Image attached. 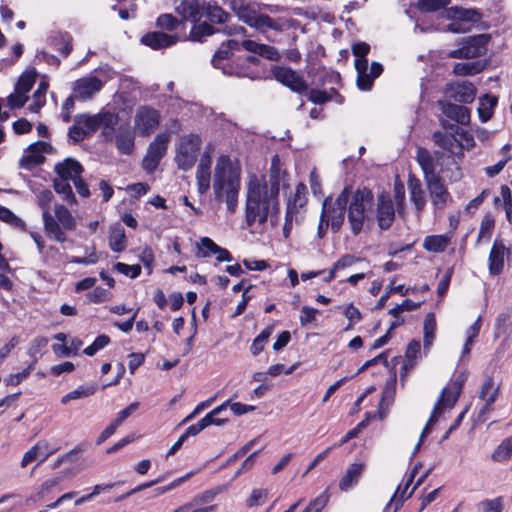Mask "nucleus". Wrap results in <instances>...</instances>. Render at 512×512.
I'll return each instance as SVG.
<instances>
[{
  "instance_id": "obj_25",
  "label": "nucleus",
  "mask_w": 512,
  "mask_h": 512,
  "mask_svg": "<svg viewBox=\"0 0 512 512\" xmlns=\"http://www.w3.org/2000/svg\"><path fill=\"white\" fill-rule=\"evenodd\" d=\"M115 143L118 150L125 155H129L134 150V132L129 125H122L115 134Z\"/></svg>"
},
{
  "instance_id": "obj_46",
  "label": "nucleus",
  "mask_w": 512,
  "mask_h": 512,
  "mask_svg": "<svg viewBox=\"0 0 512 512\" xmlns=\"http://www.w3.org/2000/svg\"><path fill=\"white\" fill-rule=\"evenodd\" d=\"M202 11L201 18L205 17L215 23H224L228 16L219 6L206 5L205 2Z\"/></svg>"
},
{
  "instance_id": "obj_15",
  "label": "nucleus",
  "mask_w": 512,
  "mask_h": 512,
  "mask_svg": "<svg viewBox=\"0 0 512 512\" xmlns=\"http://www.w3.org/2000/svg\"><path fill=\"white\" fill-rule=\"evenodd\" d=\"M445 93L450 99L465 104L472 103L476 98V88L470 81L449 83Z\"/></svg>"
},
{
  "instance_id": "obj_60",
  "label": "nucleus",
  "mask_w": 512,
  "mask_h": 512,
  "mask_svg": "<svg viewBox=\"0 0 512 512\" xmlns=\"http://www.w3.org/2000/svg\"><path fill=\"white\" fill-rule=\"evenodd\" d=\"M456 16L461 21L471 23H476L481 19V14L475 9H458L456 11Z\"/></svg>"
},
{
  "instance_id": "obj_61",
  "label": "nucleus",
  "mask_w": 512,
  "mask_h": 512,
  "mask_svg": "<svg viewBox=\"0 0 512 512\" xmlns=\"http://www.w3.org/2000/svg\"><path fill=\"white\" fill-rule=\"evenodd\" d=\"M319 311L309 306H303L301 308V315L299 317L300 324L302 326H308L309 324L316 321V316Z\"/></svg>"
},
{
  "instance_id": "obj_11",
  "label": "nucleus",
  "mask_w": 512,
  "mask_h": 512,
  "mask_svg": "<svg viewBox=\"0 0 512 512\" xmlns=\"http://www.w3.org/2000/svg\"><path fill=\"white\" fill-rule=\"evenodd\" d=\"M135 128L141 136H149L159 125L160 115L149 106H141L135 114Z\"/></svg>"
},
{
  "instance_id": "obj_32",
  "label": "nucleus",
  "mask_w": 512,
  "mask_h": 512,
  "mask_svg": "<svg viewBox=\"0 0 512 512\" xmlns=\"http://www.w3.org/2000/svg\"><path fill=\"white\" fill-rule=\"evenodd\" d=\"M498 98L496 96L485 94L479 98L478 115L482 123L487 122L493 115V108L497 105Z\"/></svg>"
},
{
  "instance_id": "obj_23",
  "label": "nucleus",
  "mask_w": 512,
  "mask_h": 512,
  "mask_svg": "<svg viewBox=\"0 0 512 512\" xmlns=\"http://www.w3.org/2000/svg\"><path fill=\"white\" fill-rule=\"evenodd\" d=\"M178 36L168 35L163 32H150L141 38V42L152 49H162L174 45Z\"/></svg>"
},
{
  "instance_id": "obj_14",
  "label": "nucleus",
  "mask_w": 512,
  "mask_h": 512,
  "mask_svg": "<svg viewBox=\"0 0 512 512\" xmlns=\"http://www.w3.org/2000/svg\"><path fill=\"white\" fill-rule=\"evenodd\" d=\"M103 87V81L96 76L83 77L74 82L75 99L86 101L92 99Z\"/></svg>"
},
{
  "instance_id": "obj_12",
  "label": "nucleus",
  "mask_w": 512,
  "mask_h": 512,
  "mask_svg": "<svg viewBox=\"0 0 512 512\" xmlns=\"http://www.w3.org/2000/svg\"><path fill=\"white\" fill-rule=\"evenodd\" d=\"M511 253L501 239H495L488 256V271L491 276H498L503 273L505 259Z\"/></svg>"
},
{
  "instance_id": "obj_39",
  "label": "nucleus",
  "mask_w": 512,
  "mask_h": 512,
  "mask_svg": "<svg viewBox=\"0 0 512 512\" xmlns=\"http://www.w3.org/2000/svg\"><path fill=\"white\" fill-rule=\"evenodd\" d=\"M432 139L437 146L452 154L454 153L455 147L458 146L455 136L442 131H435L432 135Z\"/></svg>"
},
{
  "instance_id": "obj_17",
  "label": "nucleus",
  "mask_w": 512,
  "mask_h": 512,
  "mask_svg": "<svg viewBox=\"0 0 512 512\" xmlns=\"http://www.w3.org/2000/svg\"><path fill=\"white\" fill-rule=\"evenodd\" d=\"M426 186L429 191L431 203L436 210H442L447 203L451 201V195L444 185L441 177L426 180Z\"/></svg>"
},
{
  "instance_id": "obj_10",
  "label": "nucleus",
  "mask_w": 512,
  "mask_h": 512,
  "mask_svg": "<svg viewBox=\"0 0 512 512\" xmlns=\"http://www.w3.org/2000/svg\"><path fill=\"white\" fill-rule=\"evenodd\" d=\"M488 40L489 36L485 34L463 38L460 43L461 47L450 51L448 56L455 59H470L479 57L485 54Z\"/></svg>"
},
{
  "instance_id": "obj_24",
  "label": "nucleus",
  "mask_w": 512,
  "mask_h": 512,
  "mask_svg": "<svg viewBox=\"0 0 512 512\" xmlns=\"http://www.w3.org/2000/svg\"><path fill=\"white\" fill-rule=\"evenodd\" d=\"M365 463L356 462L349 465L345 474L342 476L339 482V488L341 491H348L353 488L358 482L359 479L365 470Z\"/></svg>"
},
{
  "instance_id": "obj_45",
  "label": "nucleus",
  "mask_w": 512,
  "mask_h": 512,
  "mask_svg": "<svg viewBox=\"0 0 512 512\" xmlns=\"http://www.w3.org/2000/svg\"><path fill=\"white\" fill-rule=\"evenodd\" d=\"M68 181L69 179L64 178L54 180V189L58 194L63 196V200L69 204H75L76 198Z\"/></svg>"
},
{
  "instance_id": "obj_22",
  "label": "nucleus",
  "mask_w": 512,
  "mask_h": 512,
  "mask_svg": "<svg viewBox=\"0 0 512 512\" xmlns=\"http://www.w3.org/2000/svg\"><path fill=\"white\" fill-rule=\"evenodd\" d=\"M416 161L423 171L425 181L440 176L439 172L436 171L437 164L435 163V159L426 148H417Z\"/></svg>"
},
{
  "instance_id": "obj_7",
  "label": "nucleus",
  "mask_w": 512,
  "mask_h": 512,
  "mask_svg": "<svg viewBox=\"0 0 512 512\" xmlns=\"http://www.w3.org/2000/svg\"><path fill=\"white\" fill-rule=\"evenodd\" d=\"M441 110L439 121L444 129H453L455 124L468 125L470 123V110L462 105L447 100H438Z\"/></svg>"
},
{
  "instance_id": "obj_36",
  "label": "nucleus",
  "mask_w": 512,
  "mask_h": 512,
  "mask_svg": "<svg viewBox=\"0 0 512 512\" xmlns=\"http://www.w3.org/2000/svg\"><path fill=\"white\" fill-rule=\"evenodd\" d=\"M229 404V400L225 401L218 407L214 408L211 412L206 414L202 419L201 422L204 423V427H208L210 425H222L228 421L227 417H220V414L226 412L227 407Z\"/></svg>"
},
{
  "instance_id": "obj_33",
  "label": "nucleus",
  "mask_w": 512,
  "mask_h": 512,
  "mask_svg": "<svg viewBox=\"0 0 512 512\" xmlns=\"http://www.w3.org/2000/svg\"><path fill=\"white\" fill-rule=\"evenodd\" d=\"M109 247L112 251L120 253L127 247L124 229L121 226L111 227L109 233Z\"/></svg>"
},
{
  "instance_id": "obj_1",
  "label": "nucleus",
  "mask_w": 512,
  "mask_h": 512,
  "mask_svg": "<svg viewBox=\"0 0 512 512\" xmlns=\"http://www.w3.org/2000/svg\"><path fill=\"white\" fill-rule=\"evenodd\" d=\"M286 172L280 168L277 155L272 158L268 180L252 176L248 184L245 220L251 229L268 220L274 227L279 222V191L286 185Z\"/></svg>"
},
{
  "instance_id": "obj_63",
  "label": "nucleus",
  "mask_w": 512,
  "mask_h": 512,
  "mask_svg": "<svg viewBox=\"0 0 512 512\" xmlns=\"http://www.w3.org/2000/svg\"><path fill=\"white\" fill-rule=\"evenodd\" d=\"M179 23L180 22L171 14H162L157 18V25L169 31L175 30Z\"/></svg>"
},
{
  "instance_id": "obj_40",
  "label": "nucleus",
  "mask_w": 512,
  "mask_h": 512,
  "mask_svg": "<svg viewBox=\"0 0 512 512\" xmlns=\"http://www.w3.org/2000/svg\"><path fill=\"white\" fill-rule=\"evenodd\" d=\"M45 158L40 153H37L32 144L27 148V153L22 156L19 161V166L23 169L30 170L34 166H38L44 162Z\"/></svg>"
},
{
  "instance_id": "obj_51",
  "label": "nucleus",
  "mask_w": 512,
  "mask_h": 512,
  "mask_svg": "<svg viewBox=\"0 0 512 512\" xmlns=\"http://www.w3.org/2000/svg\"><path fill=\"white\" fill-rule=\"evenodd\" d=\"M420 342L416 340H412L406 349L405 357L406 360L403 365V369L405 371L412 369L415 365V360L417 359L419 353H420Z\"/></svg>"
},
{
  "instance_id": "obj_37",
  "label": "nucleus",
  "mask_w": 512,
  "mask_h": 512,
  "mask_svg": "<svg viewBox=\"0 0 512 512\" xmlns=\"http://www.w3.org/2000/svg\"><path fill=\"white\" fill-rule=\"evenodd\" d=\"M99 119V113L95 115L78 114L74 117V122L83 126L82 128L90 136L100 128Z\"/></svg>"
},
{
  "instance_id": "obj_18",
  "label": "nucleus",
  "mask_w": 512,
  "mask_h": 512,
  "mask_svg": "<svg viewBox=\"0 0 512 512\" xmlns=\"http://www.w3.org/2000/svg\"><path fill=\"white\" fill-rule=\"evenodd\" d=\"M395 217L394 205L389 194L381 193L377 200L376 218L381 229H388Z\"/></svg>"
},
{
  "instance_id": "obj_16",
  "label": "nucleus",
  "mask_w": 512,
  "mask_h": 512,
  "mask_svg": "<svg viewBox=\"0 0 512 512\" xmlns=\"http://www.w3.org/2000/svg\"><path fill=\"white\" fill-rule=\"evenodd\" d=\"M273 75L278 82L289 87L294 92L303 93L308 90V85L304 79L291 68L277 67L274 69Z\"/></svg>"
},
{
  "instance_id": "obj_44",
  "label": "nucleus",
  "mask_w": 512,
  "mask_h": 512,
  "mask_svg": "<svg viewBox=\"0 0 512 512\" xmlns=\"http://www.w3.org/2000/svg\"><path fill=\"white\" fill-rule=\"evenodd\" d=\"M395 386H396V378L395 377H393L389 381H387V383L385 385V388L382 393L380 405H379V407H380L379 413H380L381 419L385 417V412H382L384 405L386 406V408H388L394 400Z\"/></svg>"
},
{
  "instance_id": "obj_4",
  "label": "nucleus",
  "mask_w": 512,
  "mask_h": 512,
  "mask_svg": "<svg viewBox=\"0 0 512 512\" xmlns=\"http://www.w3.org/2000/svg\"><path fill=\"white\" fill-rule=\"evenodd\" d=\"M43 226L46 235L60 243L67 240L66 231L76 228V219L69 209L62 204H55L53 214L50 211L42 212Z\"/></svg>"
},
{
  "instance_id": "obj_47",
  "label": "nucleus",
  "mask_w": 512,
  "mask_h": 512,
  "mask_svg": "<svg viewBox=\"0 0 512 512\" xmlns=\"http://www.w3.org/2000/svg\"><path fill=\"white\" fill-rule=\"evenodd\" d=\"M424 348L427 349L432 345L436 331V320L433 313H428L424 320Z\"/></svg>"
},
{
  "instance_id": "obj_13",
  "label": "nucleus",
  "mask_w": 512,
  "mask_h": 512,
  "mask_svg": "<svg viewBox=\"0 0 512 512\" xmlns=\"http://www.w3.org/2000/svg\"><path fill=\"white\" fill-rule=\"evenodd\" d=\"M357 71V86L360 90H370L374 80L381 75L383 67L378 62H372L370 72L368 73V61H355Z\"/></svg>"
},
{
  "instance_id": "obj_27",
  "label": "nucleus",
  "mask_w": 512,
  "mask_h": 512,
  "mask_svg": "<svg viewBox=\"0 0 512 512\" xmlns=\"http://www.w3.org/2000/svg\"><path fill=\"white\" fill-rule=\"evenodd\" d=\"M55 171L60 178L73 181L81 175L83 168L78 161L72 158H67L63 162L55 165Z\"/></svg>"
},
{
  "instance_id": "obj_19",
  "label": "nucleus",
  "mask_w": 512,
  "mask_h": 512,
  "mask_svg": "<svg viewBox=\"0 0 512 512\" xmlns=\"http://www.w3.org/2000/svg\"><path fill=\"white\" fill-rule=\"evenodd\" d=\"M499 394V387H494L492 377H487L481 386L479 398L485 401L484 406L478 414V419L484 421V416L492 411V404L495 402Z\"/></svg>"
},
{
  "instance_id": "obj_38",
  "label": "nucleus",
  "mask_w": 512,
  "mask_h": 512,
  "mask_svg": "<svg viewBox=\"0 0 512 512\" xmlns=\"http://www.w3.org/2000/svg\"><path fill=\"white\" fill-rule=\"evenodd\" d=\"M97 391V384L90 385H81L77 387L75 390L67 393L61 398V403L63 405L69 403L72 400L87 398L93 395Z\"/></svg>"
},
{
  "instance_id": "obj_41",
  "label": "nucleus",
  "mask_w": 512,
  "mask_h": 512,
  "mask_svg": "<svg viewBox=\"0 0 512 512\" xmlns=\"http://www.w3.org/2000/svg\"><path fill=\"white\" fill-rule=\"evenodd\" d=\"M54 48L64 57H67L72 51V36L69 33H58L52 39Z\"/></svg>"
},
{
  "instance_id": "obj_9",
  "label": "nucleus",
  "mask_w": 512,
  "mask_h": 512,
  "mask_svg": "<svg viewBox=\"0 0 512 512\" xmlns=\"http://www.w3.org/2000/svg\"><path fill=\"white\" fill-rule=\"evenodd\" d=\"M169 141V134L161 133L149 144L142 162V167L146 172L153 173L157 169L160 161L167 152Z\"/></svg>"
},
{
  "instance_id": "obj_53",
  "label": "nucleus",
  "mask_w": 512,
  "mask_h": 512,
  "mask_svg": "<svg viewBox=\"0 0 512 512\" xmlns=\"http://www.w3.org/2000/svg\"><path fill=\"white\" fill-rule=\"evenodd\" d=\"M449 0H418L417 7L423 12H433L447 7Z\"/></svg>"
},
{
  "instance_id": "obj_52",
  "label": "nucleus",
  "mask_w": 512,
  "mask_h": 512,
  "mask_svg": "<svg viewBox=\"0 0 512 512\" xmlns=\"http://www.w3.org/2000/svg\"><path fill=\"white\" fill-rule=\"evenodd\" d=\"M330 495L328 490L323 491L319 496L312 500L303 512H321L329 502Z\"/></svg>"
},
{
  "instance_id": "obj_20",
  "label": "nucleus",
  "mask_w": 512,
  "mask_h": 512,
  "mask_svg": "<svg viewBox=\"0 0 512 512\" xmlns=\"http://www.w3.org/2000/svg\"><path fill=\"white\" fill-rule=\"evenodd\" d=\"M198 192L205 194L210 188L211 157L208 153L202 155L196 170Z\"/></svg>"
},
{
  "instance_id": "obj_31",
  "label": "nucleus",
  "mask_w": 512,
  "mask_h": 512,
  "mask_svg": "<svg viewBox=\"0 0 512 512\" xmlns=\"http://www.w3.org/2000/svg\"><path fill=\"white\" fill-rule=\"evenodd\" d=\"M61 480H62V477H60V476H55V477L45 480L38 487V490L35 493L31 494L27 498L26 502L27 503H30V502L36 503V502L44 499L59 486Z\"/></svg>"
},
{
  "instance_id": "obj_54",
  "label": "nucleus",
  "mask_w": 512,
  "mask_h": 512,
  "mask_svg": "<svg viewBox=\"0 0 512 512\" xmlns=\"http://www.w3.org/2000/svg\"><path fill=\"white\" fill-rule=\"evenodd\" d=\"M478 512H502L503 503L502 498L486 499L478 503Z\"/></svg>"
},
{
  "instance_id": "obj_26",
  "label": "nucleus",
  "mask_w": 512,
  "mask_h": 512,
  "mask_svg": "<svg viewBox=\"0 0 512 512\" xmlns=\"http://www.w3.org/2000/svg\"><path fill=\"white\" fill-rule=\"evenodd\" d=\"M239 48V42L234 39H230L227 42L222 43L212 58L213 66L223 69L224 73L230 74L231 72H227L225 67L222 66V61L228 60L233 55V51L239 50Z\"/></svg>"
},
{
  "instance_id": "obj_3",
  "label": "nucleus",
  "mask_w": 512,
  "mask_h": 512,
  "mask_svg": "<svg viewBox=\"0 0 512 512\" xmlns=\"http://www.w3.org/2000/svg\"><path fill=\"white\" fill-rule=\"evenodd\" d=\"M240 189V170L235 167L229 156L221 155L216 162L213 178L215 199H225L227 210L234 213L237 207Z\"/></svg>"
},
{
  "instance_id": "obj_50",
  "label": "nucleus",
  "mask_w": 512,
  "mask_h": 512,
  "mask_svg": "<svg viewBox=\"0 0 512 512\" xmlns=\"http://www.w3.org/2000/svg\"><path fill=\"white\" fill-rule=\"evenodd\" d=\"M512 456V437L505 439L493 452L492 459L496 462H504Z\"/></svg>"
},
{
  "instance_id": "obj_56",
  "label": "nucleus",
  "mask_w": 512,
  "mask_h": 512,
  "mask_svg": "<svg viewBox=\"0 0 512 512\" xmlns=\"http://www.w3.org/2000/svg\"><path fill=\"white\" fill-rule=\"evenodd\" d=\"M82 452V449L79 447H74L70 451L60 455L51 465L53 470L59 468L65 462H75L77 460L78 455Z\"/></svg>"
},
{
  "instance_id": "obj_43",
  "label": "nucleus",
  "mask_w": 512,
  "mask_h": 512,
  "mask_svg": "<svg viewBox=\"0 0 512 512\" xmlns=\"http://www.w3.org/2000/svg\"><path fill=\"white\" fill-rule=\"evenodd\" d=\"M495 220L491 215H485L481 221L477 244L489 242L492 232L494 230Z\"/></svg>"
},
{
  "instance_id": "obj_8",
  "label": "nucleus",
  "mask_w": 512,
  "mask_h": 512,
  "mask_svg": "<svg viewBox=\"0 0 512 512\" xmlns=\"http://www.w3.org/2000/svg\"><path fill=\"white\" fill-rule=\"evenodd\" d=\"M200 146L201 140L195 134L181 138L175 155V162L179 169L187 171L194 166Z\"/></svg>"
},
{
  "instance_id": "obj_29",
  "label": "nucleus",
  "mask_w": 512,
  "mask_h": 512,
  "mask_svg": "<svg viewBox=\"0 0 512 512\" xmlns=\"http://www.w3.org/2000/svg\"><path fill=\"white\" fill-rule=\"evenodd\" d=\"M99 117L103 137L107 141H112L115 134V127L119 121L118 115L109 111H101L99 112Z\"/></svg>"
},
{
  "instance_id": "obj_34",
  "label": "nucleus",
  "mask_w": 512,
  "mask_h": 512,
  "mask_svg": "<svg viewBox=\"0 0 512 512\" xmlns=\"http://www.w3.org/2000/svg\"><path fill=\"white\" fill-rule=\"evenodd\" d=\"M408 186L410 191V200L415 205L418 212L423 211L426 205V197L420 181L410 180Z\"/></svg>"
},
{
  "instance_id": "obj_5",
  "label": "nucleus",
  "mask_w": 512,
  "mask_h": 512,
  "mask_svg": "<svg viewBox=\"0 0 512 512\" xmlns=\"http://www.w3.org/2000/svg\"><path fill=\"white\" fill-rule=\"evenodd\" d=\"M463 383L462 381L456 380L449 383L446 387L443 388L437 402L434 405L432 413L422 430L420 435V442H423L424 439L431 431V426H433L438 418L442 415L445 409H452L456 404L461 391H462Z\"/></svg>"
},
{
  "instance_id": "obj_62",
  "label": "nucleus",
  "mask_w": 512,
  "mask_h": 512,
  "mask_svg": "<svg viewBox=\"0 0 512 512\" xmlns=\"http://www.w3.org/2000/svg\"><path fill=\"white\" fill-rule=\"evenodd\" d=\"M139 408L138 402H133L125 409L121 410L112 423L118 428L128 417H130Z\"/></svg>"
},
{
  "instance_id": "obj_59",
  "label": "nucleus",
  "mask_w": 512,
  "mask_h": 512,
  "mask_svg": "<svg viewBox=\"0 0 512 512\" xmlns=\"http://www.w3.org/2000/svg\"><path fill=\"white\" fill-rule=\"evenodd\" d=\"M114 268L119 273L129 276L132 279L137 278L141 273V267L139 265H128L125 263L118 262L114 265Z\"/></svg>"
},
{
  "instance_id": "obj_58",
  "label": "nucleus",
  "mask_w": 512,
  "mask_h": 512,
  "mask_svg": "<svg viewBox=\"0 0 512 512\" xmlns=\"http://www.w3.org/2000/svg\"><path fill=\"white\" fill-rule=\"evenodd\" d=\"M267 495L268 492L266 489H253L246 504L248 507L260 506L266 501Z\"/></svg>"
},
{
  "instance_id": "obj_42",
  "label": "nucleus",
  "mask_w": 512,
  "mask_h": 512,
  "mask_svg": "<svg viewBox=\"0 0 512 512\" xmlns=\"http://www.w3.org/2000/svg\"><path fill=\"white\" fill-rule=\"evenodd\" d=\"M485 67L481 61H473L467 63H456L453 67V72L459 76L475 75L480 73Z\"/></svg>"
},
{
  "instance_id": "obj_48",
  "label": "nucleus",
  "mask_w": 512,
  "mask_h": 512,
  "mask_svg": "<svg viewBox=\"0 0 512 512\" xmlns=\"http://www.w3.org/2000/svg\"><path fill=\"white\" fill-rule=\"evenodd\" d=\"M197 248L198 251L196 252V256L199 258H206L214 253H217V251L219 250V245H217L209 237H202L200 239V242L197 243Z\"/></svg>"
},
{
  "instance_id": "obj_21",
  "label": "nucleus",
  "mask_w": 512,
  "mask_h": 512,
  "mask_svg": "<svg viewBox=\"0 0 512 512\" xmlns=\"http://www.w3.org/2000/svg\"><path fill=\"white\" fill-rule=\"evenodd\" d=\"M204 2V0H181L176 6V12L184 20H190L195 23L201 19Z\"/></svg>"
},
{
  "instance_id": "obj_30",
  "label": "nucleus",
  "mask_w": 512,
  "mask_h": 512,
  "mask_svg": "<svg viewBox=\"0 0 512 512\" xmlns=\"http://www.w3.org/2000/svg\"><path fill=\"white\" fill-rule=\"evenodd\" d=\"M416 472H417V466L412 470V472H411L410 476L408 477V479H407L403 489L401 490L400 486L397 488V490L395 491L394 495L390 499V502L388 503L386 508H389L392 505H394V511L393 512H396L402 506L403 502L406 499H408L409 497H411V495L413 494L414 490L412 489L409 493H407V490H408L409 486L411 485V483L413 482Z\"/></svg>"
},
{
  "instance_id": "obj_6",
  "label": "nucleus",
  "mask_w": 512,
  "mask_h": 512,
  "mask_svg": "<svg viewBox=\"0 0 512 512\" xmlns=\"http://www.w3.org/2000/svg\"><path fill=\"white\" fill-rule=\"evenodd\" d=\"M238 15L245 24L263 34L269 30L282 32L286 28V21L283 18L275 19L250 8L240 9Z\"/></svg>"
},
{
  "instance_id": "obj_57",
  "label": "nucleus",
  "mask_w": 512,
  "mask_h": 512,
  "mask_svg": "<svg viewBox=\"0 0 512 512\" xmlns=\"http://www.w3.org/2000/svg\"><path fill=\"white\" fill-rule=\"evenodd\" d=\"M36 446L40 456V463L44 462L48 457L59 450L58 446L51 445L47 440L38 441Z\"/></svg>"
},
{
  "instance_id": "obj_2",
  "label": "nucleus",
  "mask_w": 512,
  "mask_h": 512,
  "mask_svg": "<svg viewBox=\"0 0 512 512\" xmlns=\"http://www.w3.org/2000/svg\"><path fill=\"white\" fill-rule=\"evenodd\" d=\"M330 198L323 203L321 215H325L333 232H338L345 219V211L348 206V223L354 235H358L374 219V195L369 189H357L350 193L349 188H344L332 204Z\"/></svg>"
},
{
  "instance_id": "obj_35",
  "label": "nucleus",
  "mask_w": 512,
  "mask_h": 512,
  "mask_svg": "<svg viewBox=\"0 0 512 512\" xmlns=\"http://www.w3.org/2000/svg\"><path fill=\"white\" fill-rule=\"evenodd\" d=\"M450 243L448 235H431L424 239L423 247L430 252L439 253L445 251Z\"/></svg>"
},
{
  "instance_id": "obj_64",
  "label": "nucleus",
  "mask_w": 512,
  "mask_h": 512,
  "mask_svg": "<svg viewBox=\"0 0 512 512\" xmlns=\"http://www.w3.org/2000/svg\"><path fill=\"white\" fill-rule=\"evenodd\" d=\"M87 297L93 303H102L110 299L111 293L102 287H96L88 293Z\"/></svg>"
},
{
  "instance_id": "obj_49",
  "label": "nucleus",
  "mask_w": 512,
  "mask_h": 512,
  "mask_svg": "<svg viewBox=\"0 0 512 512\" xmlns=\"http://www.w3.org/2000/svg\"><path fill=\"white\" fill-rule=\"evenodd\" d=\"M48 90V83L42 81L39 83L37 90L33 94V102L29 106V110L38 113L45 103V95Z\"/></svg>"
},
{
  "instance_id": "obj_28",
  "label": "nucleus",
  "mask_w": 512,
  "mask_h": 512,
  "mask_svg": "<svg viewBox=\"0 0 512 512\" xmlns=\"http://www.w3.org/2000/svg\"><path fill=\"white\" fill-rule=\"evenodd\" d=\"M241 46L245 50H247L251 53H254L256 55L265 57L269 60H277L279 58L278 51L274 47L266 45V44H260L253 40H244L241 43Z\"/></svg>"
},
{
  "instance_id": "obj_55",
  "label": "nucleus",
  "mask_w": 512,
  "mask_h": 512,
  "mask_svg": "<svg viewBox=\"0 0 512 512\" xmlns=\"http://www.w3.org/2000/svg\"><path fill=\"white\" fill-rule=\"evenodd\" d=\"M215 33L214 28L206 23L194 24L190 36L193 40H200L203 36H209Z\"/></svg>"
}]
</instances>
